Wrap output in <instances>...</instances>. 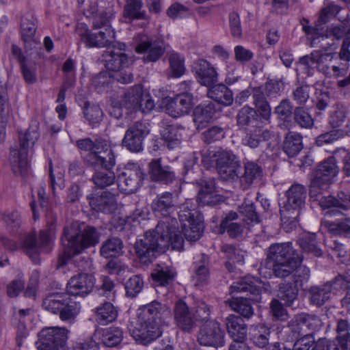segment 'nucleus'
I'll use <instances>...</instances> for the list:
<instances>
[{
	"mask_svg": "<svg viewBox=\"0 0 350 350\" xmlns=\"http://www.w3.org/2000/svg\"><path fill=\"white\" fill-rule=\"evenodd\" d=\"M151 208L158 217H172L176 209V201L172 193L165 191L159 194L152 200Z\"/></svg>",
	"mask_w": 350,
	"mask_h": 350,
	"instance_id": "obj_20",
	"label": "nucleus"
},
{
	"mask_svg": "<svg viewBox=\"0 0 350 350\" xmlns=\"http://www.w3.org/2000/svg\"><path fill=\"white\" fill-rule=\"evenodd\" d=\"M216 112L213 103L198 106L193 111V120L196 124H202L208 122Z\"/></svg>",
	"mask_w": 350,
	"mask_h": 350,
	"instance_id": "obj_46",
	"label": "nucleus"
},
{
	"mask_svg": "<svg viewBox=\"0 0 350 350\" xmlns=\"http://www.w3.org/2000/svg\"><path fill=\"white\" fill-rule=\"evenodd\" d=\"M183 130V128L178 125L167 124L161 131L162 138L169 149H173L180 145L182 138L180 131Z\"/></svg>",
	"mask_w": 350,
	"mask_h": 350,
	"instance_id": "obj_39",
	"label": "nucleus"
},
{
	"mask_svg": "<svg viewBox=\"0 0 350 350\" xmlns=\"http://www.w3.org/2000/svg\"><path fill=\"white\" fill-rule=\"evenodd\" d=\"M148 174L152 181L168 185L176 178V173L170 165H163L161 159L152 160L148 165Z\"/></svg>",
	"mask_w": 350,
	"mask_h": 350,
	"instance_id": "obj_22",
	"label": "nucleus"
},
{
	"mask_svg": "<svg viewBox=\"0 0 350 350\" xmlns=\"http://www.w3.org/2000/svg\"><path fill=\"white\" fill-rule=\"evenodd\" d=\"M202 162L207 169L215 163L216 168L219 166L231 165L230 163H239L238 157L230 150L217 148L212 150H208L202 154Z\"/></svg>",
	"mask_w": 350,
	"mask_h": 350,
	"instance_id": "obj_19",
	"label": "nucleus"
},
{
	"mask_svg": "<svg viewBox=\"0 0 350 350\" xmlns=\"http://www.w3.org/2000/svg\"><path fill=\"white\" fill-rule=\"evenodd\" d=\"M324 5L325 7L321 9L320 20L321 22L325 23L329 18L336 16L340 12L341 8L327 0L324 2Z\"/></svg>",
	"mask_w": 350,
	"mask_h": 350,
	"instance_id": "obj_63",
	"label": "nucleus"
},
{
	"mask_svg": "<svg viewBox=\"0 0 350 350\" xmlns=\"http://www.w3.org/2000/svg\"><path fill=\"white\" fill-rule=\"evenodd\" d=\"M20 248L23 250L33 261H36L38 257L39 247L36 243V238L34 234H29L25 237V239Z\"/></svg>",
	"mask_w": 350,
	"mask_h": 350,
	"instance_id": "obj_51",
	"label": "nucleus"
},
{
	"mask_svg": "<svg viewBox=\"0 0 350 350\" xmlns=\"http://www.w3.org/2000/svg\"><path fill=\"white\" fill-rule=\"evenodd\" d=\"M232 165H221L216 168L220 177L226 181H234L239 178L241 163H230Z\"/></svg>",
	"mask_w": 350,
	"mask_h": 350,
	"instance_id": "obj_52",
	"label": "nucleus"
},
{
	"mask_svg": "<svg viewBox=\"0 0 350 350\" xmlns=\"http://www.w3.org/2000/svg\"><path fill=\"white\" fill-rule=\"evenodd\" d=\"M90 206L96 211L111 213L116 208L115 196L107 191L100 195L88 197Z\"/></svg>",
	"mask_w": 350,
	"mask_h": 350,
	"instance_id": "obj_29",
	"label": "nucleus"
},
{
	"mask_svg": "<svg viewBox=\"0 0 350 350\" xmlns=\"http://www.w3.org/2000/svg\"><path fill=\"white\" fill-rule=\"evenodd\" d=\"M163 103L166 113L172 117L178 118L191 111L193 108V96L190 94L183 93L174 98H165Z\"/></svg>",
	"mask_w": 350,
	"mask_h": 350,
	"instance_id": "obj_16",
	"label": "nucleus"
},
{
	"mask_svg": "<svg viewBox=\"0 0 350 350\" xmlns=\"http://www.w3.org/2000/svg\"><path fill=\"white\" fill-rule=\"evenodd\" d=\"M201 345L220 347L225 344V330L218 321L213 320L202 325L198 334Z\"/></svg>",
	"mask_w": 350,
	"mask_h": 350,
	"instance_id": "obj_10",
	"label": "nucleus"
},
{
	"mask_svg": "<svg viewBox=\"0 0 350 350\" xmlns=\"http://www.w3.org/2000/svg\"><path fill=\"white\" fill-rule=\"evenodd\" d=\"M178 217L182 224L183 232L189 241H196L202 235L204 225L202 215L191 199L187 200L180 206Z\"/></svg>",
	"mask_w": 350,
	"mask_h": 350,
	"instance_id": "obj_2",
	"label": "nucleus"
},
{
	"mask_svg": "<svg viewBox=\"0 0 350 350\" xmlns=\"http://www.w3.org/2000/svg\"><path fill=\"white\" fill-rule=\"evenodd\" d=\"M297 292L298 291L295 286L289 284H284L280 287L278 297L286 306H289L297 298Z\"/></svg>",
	"mask_w": 350,
	"mask_h": 350,
	"instance_id": "obj_59",
	"label": "nucleus"
},
{
	"mask_svg": "<svg viewBox=\"0 0 350 350\" xmlns=\"http://www.w3.org/2000/svg\"><path fill=\"white\" fill-rule=\"evenodd\" d=\"M92 180L97 187L103 189L114 184L116 175L112 169H103V170H96Z\"/></svg>",
	"mask_w": 350,
	"mask_h": 350,
	"instance_id": "obj_47",
	"label": "nucleus"
},
{
	"mask_svg": "<svg viewBox=\"0 0 350 350\" xmlns=\"http://www.w3.org/2000/svg\"><path fill=\"white\" fill-rule=\"evenodd\" d=\"M130 333L137 344L148 346L159 338L163 331L159 324H147L137 321V325L130 329Z\"/></svg>",
	"mask_w": 350,
	"mask_h": 350,
	"instance_id": "obj_17",
	"label": "nucleus"
},
{
	"mask_svg": "<svg viewBox=\"0 0 350 350\" xmlns=\"http://www.w3.org/2000/svg\"><path fill=\"white\" fill-rule=\"evenodd\" d=\"M70 331L65 327H43L38 333L36 342L38 350H68L67 341Z\"/></svg>",
	"mask_w": 350,
	"mask_h": 350,
	"instance_id": "obj_6",
	"label": "nucleus"
},
{
	"mask_svg": "<svg viewBox=\"0 0 350 350\" xmlns=\"http://www.w3.org/2000/svg\"><path fill=\"white\" fill-rule=\"evenodd\" d=\"M148 133L149 129L146 123L135 122L126 130L122 139V146L132 152H139L143 150L144 140Z\"/></svg>",
	"mask_w": 350,
	"mask_h": 350,
	"instance_id": "obj_14",
	"label": "nucleus"
},
{
	"mask_svg": "<svg viewBox=\"0 0 350 350\" xmlns=\"http://www.w3.org/2000/svg\"><path fill=\"white\" fill-rule=\"evenodd\" d=\"M286 202L280 208V213L283 228L288 230L296 226L298 215L296 209L304 204V187L299 184L292 185L286 191Z\"/></svg>",
	"mask_w": 350,
	"mask_h": 350,
	"instance_id": "obj_5",
	"label": "nucleus"
},
{
	"mask_svg": "<svg viewBox=\"0 0 350 350\" xmlns=\"http://www.w3.org/2000/svg\"><path fill=\"white\" fill-rule=\"evenodd\" d=\"M44 310L58 314L64 322H72L81 311L79 303L72 301L68 293L55 292L47 295L42 301Z\"/></svg>",
	"mask_w": 350,
	"mask_h": 350,
	"instance_id": "obj_3",
	"label": "nucleus"
},
{
	"mask_svg": "<svg viewBox=\"0 0 350 350\" xmlns=\"http://www.w3.org/2000/svg\"><path fill=\"white\" fill-rule=\"evenodd\" d=\"M208 265V257L204 254H202L200 262H196L194 273L192 275L196 286H202L208 284L210 278Z\"/></svg>",
	"mask_w": 350,
	"mask_h": 350,
	"instance_id": "obj_37",
	"label": "nucleus"
},
{
	"mask_svg": "<svg viewBox=\"0 0 350 350\" xmlns=\"http://www.w3.org/2000/svg\"><path fill=\"white\" fill-rule=\"evenodd\" d=\"M137 53H146L143 59L145 62H156L165 53V48L162 42L147 38L141 41L136 46Z\"/></svg>",
	"mask_w": 350,
	"mask_h": 350,
	"instance_id": "obj_25",
	"label": "nucleus"
},
{
	"mask_svg": "<svg viewBox=\"0 0 350 350\" xmlns=\"http://www.w3.org/2000/svg\"><path fill=\"white\" fill-rule=\"evenodd\" d=\"M323 224L324 227L327 228L328 231L335 234H350V218H345L343 220H336L335 221L324 220Z\"/></svg>",
	"mask_w": 350,
	"mask_h": 350,
	"instance_id": "obj_50",
	"label": "nucleus"
},
{
	"mask_svg": "<svg viewBox=\"0 0 350 350\" xmlns=\"http://www.w3.org/2000/svg\"><path fill=\"white\" fill-rule=\"evenodd\" d=\"M260 282L258 278L247 275L239 281L234 282L230 287V293L249 292L258 297L260 295Z\"/></svg>",
	"mask_w": 350,
	"mask_h": 350,
	"instance_id": "obj_33",
	"label": "nucleus"
},
{
	"mask_svg": "<svg viewBox=\"0 0 350 350\" xmlns=\"http://www.w3.org/2000/svg\"><path fill=\"white\" fill-rule=\"evenodd\" d=\"M239 212L247 224L259 223L260 221L253 203L244 202L239 206Z\"/></svg>",
	"mask_w": 350,
	"mask_h": 350,
	"instance_id": "obj_54",
	"label": "nucleus"
},
{
	"mask_svg": "<svg viewBox=\"0 0 350 350\" xmlns=\"http://www.w3.org/2000/svg\"><path fill=\"white\" fill-rule=\"evenodd\" d=\"M176 275L175 270L165 265L158 264L151 273L152 280L161 286H166L173 282Z\"/></svg>",
	"mask_w": 350,
	"mask_h": 350,
	"instance_id": "obj_35",
	"label": "nucleus"
},
{
	"mask_svg": "<svg viewBox=\"0 0 350 350\" xmlns=\"http://www.w3.org/2000/svg\"><path fill=\"white\" fill-rule=\"evenodd\" d=\"M270 334V329L264 325H253L250 330V340L259 348H264L269 344Z\"/></svg>",
	"mask_w": 350,
	"mask_h": 350,
	"instance_id": "obj_40",
	"label": "nucleus"
},
{
	"mask_svg": "<svg viewBox=\"0 0 350 350\" xmlns=\"http://www.w3.org/2000/svg\"><path fill=\"white\" fill-rule=\"evenodd\" d=\"M37 29V19L32 13H27L21 18V33L23 40L29 42L33 40Z\"/></svg>",
	"mask_w": 350,
	"mask_h": 350,
	"instance_id": "obj_42",
	"label": "nucleus"
},
{
	"mask_svg": "<svg viewBox=\"0 0 350 350\" xmlns=\"http://www.w3.org/2000/svg\"><path fill=\"white\" fill-rule=\"evenodd\" d=\"M174 318L176 325L184 332H189L195 327L192 310L183 300L176 303L174 308Z\"/></svg>",
	"mask_w": 350,
	"mask_h": 350,
	"instance_id": "obj_24",
	"label": "nucleus"
},
{
	"mask_svg": "<svg viewBox=\"0 0 350 350\" xmlns=\"http://www.w3.org/2000/svg\"><path fill=\"white\" fill-rule=\"evenodd\" d=\"M100 339L106 347H113L119 345L123 339V332L118 327H109L103 329Z\"/></svg>",
	"mask_w": 350,
	"mask_h": 350,
	"instance_id": "obj_45",
	"label": "nucleus"
},
{
	"mask_svg": "<svg viewBox=\"0 0 350 350\" xmlns=\"http://www.w3.org/2000/svg\"><path fill=\"white\" fill-rule=\"evenodd\" d=\"M207 95L211 99L226 106L231 105L234 100L232 92L223 84L211 87L208 90Z\"/></svg>",
	"mask_w": 350,
	"mask_h": 350,
	"instance_id": "obj_38",
	"label": "nucleus"
},
{
	"mask_svg": "<svg viewBox=\"0 0 350 350\" xmlns=\"http://www.w3.org/2000/svg\"><path fill=\"white\" fill-rule=\"evenodd\" d=\"M144 173L137 163H128L118 176V187L125 193L136 191L141 186Z\"/></svg>",
	"mask_w": 350,
	"mask_h": 350,
	"instance_id": "obj_13",
	"label": "nucleus"
},
{
	"mask_svg": "<svg viewBox=\"0 0 350 350\" xmlns=\"http://www.w3.org/2000/svg\"><path fill=\"white\" fill-rule=\"evenodd\" d=\"M9 161L15 174L23 175L30 167L29 152L14 146L10 148Z\"/></svg>",
	"mask_w": 350,
	"mask_h": 350,
	"instance_id": "obj_23",
	"label": "nucleus"
},
{
	"mask_svg": "<svg viewBox=\"0 0 350 350\" xmlns=\"http://www.w3.org/2000/svg\"><path fill=\"white\" fill-rule=\"evenodd\" d=\"M191 310L195 323L196 321L208 323L211 314V308L206 302L198 301Z\"/></svg>",
	"mask_w": 350,
	"mask_h": 350,
	"instance_id": "obj_55",
	"label": "nucleus"
},
{
	"mask_svg": "<svg viewBox=\"0 0 350 350\" xmlns=\"http://www.w3.org/2000/svg\"><path fill=\"white\" fill-rule=\"evenodd\" d=\"M229 27L231 36L235 38H241L242 36V27L239 14L236 12H232L228 16Z\"/></svg>",
	"mask_w": 350,
	"mask_h": 350,
	"instance_id": "obj_61",
	"label": "nucleus"
},
{
	"mask_svg": "<svg viewBox=\"0 0 350 350\" xmlns=\"http://www.w3.org/2000/svg\"><path fill=\"white\" fill-rule=\"evenodd\" d=\"M194 70L199 83L205 86H211L217 81L215 69L205 59H200L196 62Z\"/></svg>",
	"mask_w": 350,
	"mask_h": 350,
	"instance_id": "obj_27",
	"label": "nucleus"
},
{
	"mask_svg": "<svg viewBox=\"0 0 350 350\" xmlns=\"http://www.w3.org/2000/svg\"><path fill=\"white\" fill-rule=\"evenodd\" d=\"M81 40L89 48H104L110 46L116 39V32L111 27L92 31L88 29L78 30Z\"/></svg>",
	"mask_w": 350,
	"mask_h": 350,
	"instance_id": "obj_9",
	"label": "nucleus"
},
{
	"mask_svg": "<svg viewBox=\"0 0 350 350\" xmlns=\"http://www.w3.org/2000/svg\"><path fill=\"white\" fill-rule=\"evenodd\" d=\"M126 295L130 297H135L140 293L144 287V281L139 275H133L125 282Z\"/></svg>",
	"mask_w": 350,
	"mask_h": 350,
	"instance_id": "obj_57",
	"label": "nucleus"
},
{
	"mask_svg": "<svg viewBox=\"0 0 350 350\" xmlns=\"http://www.w3.org/2000/svg\"><path fill=\"white\" fill-rule=\"evenodd\" d=\"M39 130L40 124L35 120L31 123L29 128L25 131L18 132V147L30 152L40 137Z\"/></svg>",
	"mask_w": 350,
	"mask_h": 350,
	"instance_id": "obj_31",
	"label": "nucleus"
},
{
	"mask_svg": "<svg viewBox=\"0 0 350 350\" xmlns=\"http://www.w3.org/2000/svg\"><path fill=\"white\" fill-rule=\"evenodd\" d=\"M125 47V44H121L118 50L114 49L111 51H105L103 56L105 62V66L107 70L115 72L120 71L131 64V59L122 51Z\"/></svg>",
	"mask_w": 350,
	"mask_h": 350,
	"instance_id": "obj_21",
	"label": "nucleus"
},
{
	"mask_svg": "<svg viewBox=\"0 0 350 350\" xmlns=\"http://www.w3.org/2000/svg\"><path fill=\"white\" fill-rule=\"evenodd\" d=\"M77 147L89 153L84 157V162L89 166H94L96 158L113 150L111 141L103 137H98L94 140L90 137H85L76 141Z\"/></svg>",
	"mask_w": 350,
	"mask_h": 350,
	"instance_id": "obj_8",
	"label": "nucleus"
},
{
	"mask_svg": "<svg viewBox=\"0 0 350 350\" xmlns=\"http://www.w3.org/2000/svg\"><path fill=\"white\" fill-rule=\"evenodd\" d=\"M116 157L114 151L110 150V152L97 157L95 165L92 167H96L100 165L103 169H113L116 165Z\"/></svg>",
	"mask_w": 350,
	"mask_h": 350,
	"instance_id": "obj_64",
	"label": "nucleus"
},
{
	"mask_svg": "<svg viewBox=\"0 0 350 350\" xmlns=\"http://www.w3.org/2000/svg\"><path fill=\"white\" fill-rule=\"evenodd\" d=\"M94 313L96 321L103 325L113 322L118 317V310L111 303L107 301L96 308Z\"/></svg>",
	"mask_w": 350,
	"mask_h": 350,
	"instance_id": "obj_41",
	"label": "nucleus"
},
{
	"mask_svg": "<svg viewBox=\"0 0 350 350\" xmlns=\"http://www.w3.org/2000/svg\"><path fill=\"white\" fill-rule=\"evenodd\" d=\"M149 231L165 250L171 246L172 250H183L184 239L176 218H163L158 222L154 230Z\"/></svg>",
	"mask_w": 350,
	"mask_h": 350,
	"instance_id": "obj_4",
	"label": "nucleus"
},
{
	"mask_svg": "<svg viewBox=\"0 0 350 350\" xmlns=\"http://www.w3.org/2000/svg\"><path fill=\"white\" fill-rule=\"evenodd\" d=\"M123 243L119 238L111 237L105 241L100 249V254L104 258L116 257L122 254Z\"/></svg>",
	"mask_w": 350,
	"mask_h": 350,
	"instance_id": "obj_44",
	"label": "nucleus"
},
{
	"mask_svg": "<svg viewBox=\"0 0 350 350\" xmlns=\"http://www.w3.org/2000/svg\"><path fill=\"white\" fill-rule=\"evenodd\" d=\"M245 172L241 176V181L244 182L247 186L253 183L254 180L260 178L262 175L260 167L254 162H247L245 163Z\"/></svg>",
	"mask_w": 350,
	"mask_h": 350,
	"instance_id": "obj_53",
	"label": "nucleus"
},
{
	"mask_svg": "<svg viewBox=\"0 0 350 350\" xmlns=\"http://www.w3.org/2000/svg\"><path fill=\"white\" fill-rule=\"evenodd\" d=\"M100 233L91 226H83L74 221L64 226L61 237L64 251L59 255L58 263L66 265L68 260L81 254L85 249L94 247L98 243Z\"/></svg>",
	"mask_w": 350,
	"mask_h": 350,
	"instance_id": "obj_1",
	"label": "nucleus"
},
{
	"mask_svg": "<svg viewBox=\"0 0 350 350\" xmlns=\"http://www.w3.org/2000/svg\"><path fill=\"white\" fill-rule=\"evenodd\" d=\"M142 0H126L122 16L130 22L143 20L149 21L150 17L146 10H143Z\"/></svg>",
	"mask_w": 350,
	"mask_h": 350,
	"instance_id": "obj_32",
	"label": "nucleus"
},
{
	"mask_svg": "<svg viewBox=\"0 0 350 350\" xmlns=\"http://www.w3.org/2000/svg\"><path fill=\"white\" fill-rule=\"evenodd\" d=\"M164 250L165 249L160 245L150 231L146 232L144 237L135 243L136 255L139 260L144 264L152 262L156 254Z\"/></svg>",
	"mask_w": 350,
	"mask_h": 350,
	"instance_id": "obj_15",
	"label": "nucleus"
},
{
	"mask_svg": "<svg viewBox=\"0 0 350 350\" xmlns=\"http://www.w3.org/2000/svg\"><path fill=\"white\" fill-rule=\"evenodd\" d=\"M225 324L234 343H244L247 333V327L244 321L239 316L230 314L226 318Z\"/></svg>",
	"mask_w": 350,
	"mask_h": 350,
	"instance_id": "obj_26",
	"label": "nucleus"
},
{
	"mask_svg": "<svg viewBox=\"0 0 350 350\" xmlns=\"http://www.w3.org/2000/svg\"><path fill=\"white\" fill-rule=\"evenodd\" d=\"M338 172L339 168L334 157H330L321 163L312 174L310 185V198L317 197L320 193L319 190L326 188Z\"/></svg>",
	"mask_w": 350,
	"mask_h": 350,
	"instance_id": "obj_7",
	"label": "nucleus"
},
{
	"mask_svg": "<svg viewBox=\"0 0 350 350\" xmlns=\"http://www.w3.org/2000/svg\"><path fill=\"white\" fill-rule=\"evenodd\" d=\"M95 278L88 273H80L72 276L66 286V291L69 295L85 297L93 290Z\"/></svg>",
	"mask_w": 350,
	"mask_h": 350,
	"instance_id": "obj_18",
	"label": "nucleus"
},
{
	"mask_svg": "<svg viewBox=\"0 0 350 350\" xmlns=\"http://www.w3.org/2000/svg\"><path fill=\"white\" fill-rule=\"evenodd\" d=\"M303 148L302 137L298 133L289 132L284 141V152L289 157H293L297 155Z\"/></svg>",
	"mask_w": 350,
	"mask_h": 350,
	"instance_id": "obj_43",
	"label": "nucleus"
},
{
	"mask_svg": "<svg viewBox=\"0 0 350 350\" xmlns=\"http://www.w3.org/2000/svg\"><path fill=\"white\" fill-rule=\"evenodd\" d=\"M120 105L130 111H136L143 105V88L141 85L129 88L120 100Z\"/></svg>",
	"mask_w": 350,
	"mask_h": 350,
	"instance_id": "obj_30",
	"label": "nucleus"
},
{
	"mask_svg": "<svg viewBox=\"0 0 350 350\" xmlns=\"http://www.w3.org/2000/svg\"><path fill=\"white\" fill-rule=\"evenodd\" d=\"M3 220L6 224L8 228L12 232H14L21 226V215L16 211L4 213L3 215Z\"/></svg>",
	"mask_w": 350,
	"mask_h": 350,
	"instance_id": "obj_62",
	"label": "nucleus"
},
{
	"mask_svg": "<svg viewBox=\"0 0 350 350\" xmlns=\"http://www.w3.org/2000/svg\"><path fill=\"white\" fill-rule=\"evenodd\" d=\"M167 55L172 77H180L185 72L184 56L174 51L169 53Z\"/></svg>",
	"mask_w": 350,
	"mask_h": 350,
	"instance_id": "obj_48",
	"label": "nucleus"
},
{
	"mask_svg": "<svg viewBox=\"0 0 350 350\" xmlns=\"http://www.w3.org/2000/svg\"><path fill=\"white\" fill-rule=\"evenodd\" d=\"M84 116L89 124L95 126L103 118V112L98 105H88L84 109Z\"/></svg>",
	"mask_w": 350,
	"mask_h": 350,
	"instance_id": "obj_56",
	"label": "nucleus"
},
{
	"mask_svg": "<svg viewBox=\"0 0 350 350\" xmlns=\"http://www.w3.org/2000/svg\"><path fill=\"white\" fill-rule=\"evenodd\" d=\"M20 66L25 82L29 84L35 83L37 81L36 62L26 61Z\"/></svg>",
	"mask_w": 350,
	"mask_h": 350,
	"instance_id": "obj_58",
	"label": "nucleus"
},
{
	"mask_svg": "<svg viewBox=\"0 0 350 350\" xmlns=\"http://www.w3.org/2000/svg\"><path fill=\"white\" fill-rule=\"evenodd\" d=\"M229 304L234 311L245 318L249 319L254 314L253 308L247 298H232Z\"/></svg>",
	"mask_w": 350,
	"mask_h": 350,
	"instance_id": "obj_49",
	"label": "nucleus"
},
{
	"mask_svg": "<svg viewBox=\"0 0 350 350\" xmlns=\"http://www.w3.org/2000/svg\"><path fill=\"white\" fill-rule=\"evenodd\" d=\"M256 116V111L253 108L245 106L237 113V124L239 126L242 127L247 126Z\"/></svg>",
	"mask_w": 350,
	"mask_h": 350,
	"instance_id": "obj_60",
	"label": "nucleus"
},
{
	"mask_svg": "<svg viewBox=\"0 0 350 350\" xmlns=\"http://www.w3.org/2000/svg\"><path fill=\"white\" fill-rule=\"evenodd\" d=\"M172 312L170 308L158 301H154L141 306L138 309V322L147 324H159L170 318Z\"/></svg>",
	"mask_w": 350,
	"mask_h": 350,
	"instance_id": "obj_12",
	"label": "nucleus"
},
{
	"mask_svg": "<svg viewBox=\"0 0 350 350\" xmlns=\"http://www.w3.org/2000/svg\"><path fill=\"white\" fill-rule=\"evenodd\" d=\"M294 251L291 243L271 244L267 250V260L270 262L295 259Z\"/></svg>",
	"mask_w": 350,
	"mask_h": 350,
	"instance_id": "obj_28",
	"label": "nucleus"
},
{
	"mask_svg": "<svg viewBox=\"0 0 350 350\" xmlns=\"http://www.w3.org/2000/svg\"><path fill=\"white\" fill-rule=\"evenodd\" d=\"M319 202L323 209L330 208H338L343 211L350 209V194L344 192L338 193L337 197L332 196L323 197Z\"/></svg>",
	"mask_w": 350,
	"mask_h": 350,
	"instance_id": "obj_36",
	"label": "nucleus"
},
{
	"mask_svg": "<svg viewBox=\"0 0 350 350\" xmlns=\"http://www.w3.org/2000/svg\"><path fill=\"white\" fill-rule=\"evenodd\" d=\"M303 257L297 256L295 259H291L284 261L272 263V271L277 278H286L292 274L298 267H300Z\"/></svg>",
	"mask_w": 350,
	"mask_h": 350,
	"instance_id": "obj_34",
	"label": "nucleus"
},
{
	"mask_svg": "<svg viewBox=\"0 0 350 350\" xmlns=\"http://www.w3.org/2000/svg\"><path fill=\"white\" fill-rule=\"evenodd\" d=\"M346 286V280L341 275H338L332 281L327 282L319 286L311 287L309 292L310 294V304L318 307L323 306L327 301L332 294Z\"/></svg>",
	"mask_w": 350,
	"mask_h": 350,
	"instance_id": "obj_11",
	"label": "nucleus"
}]
</instances>
